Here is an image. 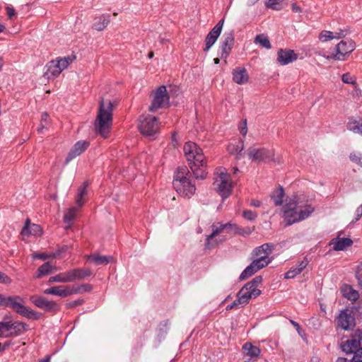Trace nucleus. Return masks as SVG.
Listing matches in <instances>:
<instances>
[{"instance_id": "17", "label": "nucleus", "mask_w": 362, "mask_h": 362, "mask_svg": "<svg viewBox=\"0 0 362 362\" xmlns=\"http://www.w3.org/2000/svg\"><path fill=\"white\" fill-rule=\"evenodd\" d=\"M212 227L213 231L210 235H207L205 243V247L209 250L214 247L218 244L216 240H213L214 238L218 234L226 230L225 227H223V224H221L219 227H216L215 226H213Z\"/></svg>"}, {"instance_id": "39", "label": "nucleus", "mask_w": 362, "mask_h": 362, "mask_svg": "<svg viewBox=\"0 0 362 362\" xmlns=\"http://www.w3.org/2000/svg\"><path fill=\"white\" fill-rule=\"evenodd\" d=\"M255 42L259 44L262 47L266 49L271 48V44L268 37L263 34L257 35L255 38Z\"/></svg>"}, {"instance_id": "63", "label": "nucleus", "mask_w": 362, "mask_h": 362, "mask_svg": "<svg viewBox=\"0 0 362 362\" xmlns=\"http://www.w3.org/2000/svg\"><path fill=\"white\" fill-rule=\"evenodd\" d=\"M247 120L245 119L243 122V127H240V132L243 136H245L247 134Z\"/></svg>"}, {"instance_id": "21", "label": "nucleus", "mask_w": 362, "mask_h": 362, "mask_svg": "<svg viewBox=\"0 0 362 362\" xmlns=\"http://www.w3.org/2000/svg\"><path fill=\"white\" fill-rule=\"evenodd\" d=\"M243 352L247 358L245 362H248L253 358H257L260 354V349L255 346H253L251 343L247 342L243 346Z\"/></svg>"}, {"instance_id": "5", "label": "nucleus", "mask_w": 362, "mask_h": 362, "mask_svg": "<svg viewBox=\"0 0 362 362\" xmlns=\"http://www.w3.org/2000/svg\"><path fill=\"white\" fill-rule=\"evenodd\" d=\"M217 177L215 178L214 185L219 195L224 199L228 198L232 192V184L229 179V175L224 169L217 172Z\"/></svg>"}, {"instance_id": "20", "label": "nucleus", "mask_w": 362, "mask_h": 362, "mask_svg": "<svg viewBox=\"0 0 362 362\" xmlns=\"http://www.w3.org/2000/svg\"><path fill=\"white\" fill-rule=\"evenodd\" d=\"M308 259L305 257L303 261L299 262V264L296 267H291L286 274H285V278L286 279H293L297 275L300 274L303 269L307 267L308 264Z\"/></svg>"}, {"instance_id": "14", "label": "nucleus", "mask_w": 362, "mask_h": 362, "mask_svg": "<svg viewBox=\"0 0 362 362\" xmlns=\"http://www.w3.org/2000/svg\"><path fill=\"white\" fill-rule=\"evenodd\" d=\"M338 326L343 329L348 330L355 325V318L348 309L343 310L337 319Z\"/></svg>"}, {"instance_id": "56", "label": "nucleus", "mask_w": 362, "mask_h": 362, "mask_svg": "<svg viewBox=\"0 0 362 362\" xmlns=\"http://www.w3.org/2000/svg\"><path fill=\"white\" fill-rule=\"evenodd\" d=\"M12 296H6L0 293V306L8 307Z\"/></svg>"}, {"instance_id": "1", "label": "nucleus", "mask_w": 362, "mask_h": 362, "mask_svg": "<svg viewBox=\"0 0 362 362\" xmlns=\"http://www.w3.org/2000/svg\"><path fill=\"white\" fill-rule=\"evenodd\" d=\"M183 151L194 177L200 180L205 179L207 175L206 163L202 149L197 144L188 141L185 144Z\"/></svg>"}, {"instance_id": "27", "label": "nucleus", "mask_w": 362, "mask_h": 362, "mask_svg": "<svg viewBox=\"0 0 362 362\" xmlns=\"http://www.w3.org/2000/svg\"><path fill=\"white\" fill-rule=\"evenodd\" d=\"M68 283L73 282L72 278L71 277L69 270L66 272L59 273L54 276H51L49 279V283Z\"/></svg>"}, {"instance_id": "33", "label": "nucleus", "mask_w": 362, "mask_h": 362, "mask_svg": "<svg viewBox=\"0 0 362 362\" xmlns=\"http://www.w3.org/2000/svg\"><path fill=\"white\" fill-rule=\"evenodd\" d=\"M89 185L88 181L84 182L82 186H81L78 189V194L76 200V203L78 207H81L84 204V201L83 199V197L87 194V187Z\"/></svg>"}, {"instance_id": "19", "label": "nucleus", "mask_w": 362, "mask_h": 362, "mask_svg": "<svg viewBox=\"0 0 362 362\" xmlns=\"http://www.w3.org/2000/svg\"><path fill=\"white\" fill-rule=\"evenodd\" d=\"M10 326L11 327L10 337L19 336L28 329L27 324L20 321H12L11 320H10Z\"/></svg>"}, {"instance_id": "58", "label": "nucleus", "mask_w": 362, "mask_h": 362, "mask_svg": "<svg viewBox=\"0 0 362 362\" xmlns=\"http://www.w3.org/2000/svg\"><path fill=\"white\" fill-rule=\"evenodd\" d=\"M262 277L261 276H255L252 281L247 283V286H257L262 283Z\"/></svg>"}, {"instance_id": "22", "label": "nucleus", "mask_w": 362, "mask_h": 362, "mask_svg": "<svg viewBox=\"0 0 362 362\" xmlns=\"http://www.w3.org/2000/svg\"><path fill=\"white\" fill-rule=\"evenodd\" d=\"M72 281L81 280L90 276L93 274L92 271L87 268H77L69 270Z\"/></svg>"}, {"instance_id": "36", "label": "nucleus", "mask_w": 362, "mask_h": 362, "mask_svg": "<svg viewBox=\"0 0 362 362\" xmlns=\"http://www.w3.org/2000/svg\"><path fill=\"white\" fill-rule=\"evenodd\" d=\"M88 259L93 262H94L97 265L100 264H107L112 259V257L110 256H101L99 255H91Z\"/></svg>"}, {"instance_id": "2", "label": "nucleus", "mask_w": 362, "mask_h": 362, "mask_svg": "<svg viewBox=\"0 0 362 362\" xmlns=\"http://www.w3.org/2000/svg\"><path fill=\"white\" fill-rule=\"evenodd\" d=\"M314 211L315 207L310 204L301 205L297 196L291 197L283 207L284 217L287 221V226L308 218Z\"/></svg>"}, {"instance_id": "35", "label": "nucleus", "mask_w": 362, "mask_h": 362, "mask_svg": "<svg viewBox=\"0 0 362 362\" xmlns=\"http://www.w3.org/2000/svg\"><path fill=\"white\" fill-rule=\"evenodd\" d=\"M244 146L242 141H238V144L235 145L233 144H230L228 146V151L230 154H237V159H240L241 158V152L243 150Z\"/></svg>"}, {"instance_id": "54", "label": "nucleus", "mask_w": 362, "mask_h": 362, "mask_svg": "<svg viewBox=\"0 0 362 362\" xmlns=\"http://www.w3.org/2000/svg\"><path fill=\"white\" fill-rule=\"evenodd\" d=\"M223 227H225L226 231L227 233H232L235 235H236L237 230L238 229V226L236 224H233L231 223H227L223 224Z\"/></svg>"}, {"instance_id": "8", "label": "nucleus", "mask_w": 362, "mask_h": 362, "mask_svg": "<svg viewBox=\"0 0 362 362\" xmlns=\"http://www.w3.org/2000/svg\"><path fill=\"white\" fill-rule=\"evenodd\" d=\"M151 96L152 97V102L148 108L150 112H156L158 109L168 105L170 97L165 86L158 87L152 93Z\"/></svg>"}, {"instance_id": "61", "label": "nucleus", "mask_w": 362, "mask_h": 362, "mask_svg": "<svg viewBox=\"0 0 362 362\" xmlns=\"http://www.w3.org/2000/svg\"><path fill=\"white\" fill-rule=\"evenodd\" d=\"M356 276L358 284L362 286V263L358 266Z\"/></svg>"}, {"instance_id": "9", "label": "nucleus", "mask_w": 362, "mask_h": 362, "mask_svg": "<svg viewBox=\"0 0 362 362\" xmlns=\"http://www.w3.org/2000/svg\"><path fill=\"white\" fill-rule=\"evenodd\" d=\"M356 49V44L351 40H341L336 47L335 53H332L327 59H332L338 61H344L346 56L349 55Z\"/></svg>"}, {"instance_id": "15", "label": "nucleus", "mask_w": 362, "mask_h": 362, "mask_svg": "<svg viewBox=\"0 0 362 362\" xmlns=\"http://www.w3.org/2000/svg\"><path fill=\"white\" fill-rule=\"evenodd\" d=\"M297 59L298 55L292 49H280L278 52L277 61L281 65H286Z\"/></svg>"}, {"instance_id": "46", "label": "nucleus", "mask_w": 362, "mask_h": 362, "mask_svg": "<svg viewBox=\"0 0 362 362\" xmlns=\"http://www.w3.org/2000/svg\"><path fill=\"white\" fill-rule=\"evenodd\" d=\"M30 300L35 306H37L39 308H42L44 304L47 300V299H46L45 298L37 296H30Z\"/></svg>"}, {"instance_id": "32", "label": "nucleus", "mask_w": 362, "mask_h": 362, "mask_svg": "<svg viewBox=\"0 0 362 362\" xmlns=\"http://www.w3.org/2000/svg\"><path fill=\"white\" fill-rule=\"evenodd\" d=\"M342 293L346 298L351 301H356L359 297L358 291L353 289L350 286H345L342 288Z\"/></svg>"}, {"instance_id": "51", "label": "nucleus", "mask_w": 362, "mask_h": 362, "mask_svg": "<svg viewBox=\"0 0 362 362\" xmlns=\"http://www.w3.org/2000/svg\"><path fill=\"white\" fill-rule=\"evenodd\" d=\"M341 81L344 83L356 85V78L352 76L349 73L344 74L341 76Z\"/></svg>"}, {"instance_id": "60", "label": "nucleus", "mask_w": 362, "mask_h": 362, "mask_svg": "<svg viewBox=\"0 0 362 362\" xmlns=\"http://www.w3.org/2000/svg\"><path fill=\"white\" fill-rule=\"evenodd\" d=\"M83 303H84V300L83 299H78V300L68 303L66 304V308H75L76 306L82 305Z\"/></svg>"}, {"instance_id": "55", "label": "nucleus", "mask_w": 362, "mask_h": 362, "mask_svg": "<svg viewBox=\"0 0 362 362\" xmlns=\"http://www.w3.org/2000/svg\"><path fill=\"white\" fill-rule=\"evenodd\" d=\"M243 216L247 220L253 221L257 218V214L256 212L251 210H245L243 213Z\"/></svg>"}, {"instance_id": "57", "label": "nucleus", "mask_w": 362, "mask_h": 362, "mask_svg": "<svg viewBox=\"0 0 362 362\" xmlns=\"http://www.w3.org/2000/svg\"><path fill=\"white\" fill-rule=\"evenodd\" d=\"M243 287L247 288V291H249L252 294V296H253V298H257V296H259L261 294V291L259 290L255 286H251V287L250 286H247V284H246Z\"/></svg>"}, {"instance_id": "23", "label": "nucleus", "mask_w": 362, "mask_h": 362, "mask_svg": "<svg viewBox=\"0 0 362 362\" xmlns=\"http://www.w3.org/2000/svg\"><path fill=\"white\" fill-rule=\"evenodd\" d=\"M249 78L247 72L245 68H236L233 71V80L238 84H243L247 82Z\"/></svg>"}, {"instance_id": "45", "label": "nucleus", "mask_w": 362, "mask_h": 362, "mask_svg": "<svg viewBox=\"0 0 362 362\" xmlns=\"http://www.w3.org/2000/svg\"><path fill=\"white\" fill-rule=\"evenodd\" d=\"M77 208L75 206H73L69 209V211L65 214L64 219V221L67 223H69L74 219L75 218L76 212H77Z\"/></svg>"}, {"instance_id": "47", "label": "nucleus", "mask_w": 362, "mask_h": 362, "mask_svg": "<svg viewBox=\"0 0 362 362\" xmlns=\"http://www.w3.org/2000/svg\"><path fill=\"white\" fill-rule=\"evenodd\" d=\"M223 40L222 42L223 45H228L229 47H233L234 44V37L232 31L228 33H225L223 36Z\"/></svg>"}, {"instance_id": "42", "label": "nucleus", "mask_w": 362, "mask_h": 362, "mask_svg": "<svg viewBox=\"0 0 362 362\" xmlns=\"http://www.w3.org/2000/svg\"><path fill=\"white\" fill-rule=\"evenodd\" d=\"M270 259H266L264 257H257L253 260L251 264L259 271V269L265 267L270 263Z\"/></svg>"}, {"instance_id": "16", "label": "nucleus", "mask_w": 362, "mask_h": 362, "mask_svg": "<svg viewBox=\"0 0 362 362\" xmlns=\"http://www.w3.org/2000/svg\"><path fill=\"white\" fill-rule=\"evenodd\" d=\"M274 247L275 246L273 243H264L257 247L253 250L252 255L257 257H264L266 259H269V256L272 253Z\"/></svg>"}, {"instance_id": "24", "label": "nucleus", "mask_w": 362, "mask_h": 362, "mask_svg": "<svg viewBox=\"0 0 362 362\" xmlns=\"http://www.w3.org/2000/svg\"><path fill=\"white\" fill-rule=\"evenodd\" d=\"M346 35V32L343 30H340L339 32H331L328 30H323L319 35V39L322 42H327L332 39H339L344 37Z\"/></svg>"}, {"instance_id": "38", "label": "nucleus", "mask_w": 362, "mask_h": 362, "mask_svg": "<svg viewBox=\"0 0 362 362\" xmlns=\"http://www.w3.org/2000/svg\"><path fill=\"white\" fill-rule=\"evenodd\" d=\"M76 59L75 56H67L63 58H58L57 59V63H59V66L60 67L61 71H62L64 69L67 68V66L74 62Z\"/></svg>"}, {"instance_id": "37", "label": "nucleus", "mask_w": 362, "mask_h": 362, "mask_svg": "<svg viewBox=\"0 0 362 362\" xmlns=\"http://www.w3.org/2000/svg\"><path fill=\"white\" fill-rule=\"evenodd\" d=\"M52 267H53L51 265L49 262H45L38 268L36 278L39 279L45 275H47L52 273Z\"/></svg>"}, {"instance_id": "28", "label": "nucleus", "mask_w": 362, "mask_h": 362, "mask_svg": "<svg viewBox=\"0 0 362 362\" xmlns=\"http://www.w3.org/2000/svg\"><path fill=\"white\" fill-rule=\"evenodd\" d=\"M93 287L90 284H81L79 286H68L69 296L72 294L83 293L85 292H90Z\"/></svg>"}, {"instance_id": "49", "label": "nucleus", "mask_w": 362, "mask_h": 362, "mask_svg": "<svg viewBox=\"0 0 362 362\" xmlns=\"http://www.w3.org/2000/svg\"><path fill=\"white\" fill-rule=\"evenodd\" d=\"M48 119H49V115H47V112L42 113V117H41L40 124L37 128V132L39 133H42L43 129L45 128H46V126L48 124Z\"/></svg>"}, {"instance_id": "43", "label": "nucleus", "mask_w": 362, "mask_h": 362, "mask_svg": "<svg viewBox=\"0 0 362 362\" xmlns=\"http://www.w3.org/2000/svg\"><path fill=\"white\" fill-rule=\"evenodd\" d=\"M347 129L356 134L362 135V122L357 121L349 122L347 124Z\"/></svg>"}, {"instance_id": "50", "label": "nucleus", "mask_w": 362, "mask_h": 362, "mask_svg": "<svg viewBox=\"0 0 362 362\" xmlns=\"http://www.w3.org/2000/svg\"><path fill=\"white\" fill-rule=\"evenodd\" d=\"M231 49H232L231 47L221 44V51L219 53L220 57L221 59H226L228 57V56L229 55V54L231 51Z\"/></svg>"}, {"instance_id": "30", "label": "nucleus", "mask_w": 362, "mask_h": 362, "mask_svg": "<svg viewBox=\"0 0 362 362\" xmlns=\"http://www.w3.org/2000/svg\"><path fill=\"white\" fill-rule=\"evenodd\" d=\"M11 317L5 316L6 321L0 322V337H9L11 327L10 326Z\"/></svg>"}, {"instance_id": "11", "label": "nucleus", "mask_w": 362, "mask_h": 362, "mask_svg": "<svg viewBox=\"0 0 362 362\" xmlns=\"http://www.w3.org/2000/svg\"><path fill=\"white\" fill-rule=\"evenodd\" d=\"M362 346V330H356L352 338L342 345V350L346 353H353Z\"/></svg>"}, {"instance_id": "26", "label": "nucleus", "mask_w": 362, "mask_h": 362, "mask_svg": "<svg viewBox=\"0 0 362 362\" xmlns=\"http://www.w3.org/2000/svg\"><path fill=\"white\" fill-rule=\"evenodd\" d=\"M58 64L59 63H57V60H52L47 64V71L45 73V76L47 78H49L51 76H57L61 74L62 71Z\"/></svg>"}, {"instance_id": "62", "label": "nucleus", "mask_w": 362, "mask_h": 362, "mask_svg": "<svg viewBox=\"0 0 362 362\" xmlns=\"http://www.w3.org/2000/svg\"><path fill=\"white\" fill-rule=\"evenodd\" d=\"M11 282V279L7 275L0 272V283L9 284Z\"/></svg>"}, {"instance_id": "34", "label": "nucleus", "mask_w": 362, "mask_h": 362, "mask_svg": "<svg viewBox=\"0 0 362 362\" xmlns=\"http://www.w3.org/2000/svg\"><path fill=\"white\" fill-rule=\"evenodd\" d=\"M284 197V192L281 186H279V188L275 192H274L271 196L275 206H281L282 204Z\"/></svg>"}, {"instance_id": "41", "label": "nucleus", "mask_w": 362, "mask_h": 362, "mask_svg": "<svg viewBox=\"0 0 362 362\" xmlns=\"http://www.w3.org/2000/svg\"><path fill=\"white\" fill-rule=\"evenodd\" d=\"M28 223H29V220H27L25 225L23 227L22 232H21V234L23 235H29V234L37 235L38 233H40L41 231L40 226L37 225H35V224H33L31 226L32 229L33 230V232L30 230Z\"/></svg>"}, {"instance_id": "3", "label": "nucleus", "mask_w": 362, "mask_h": 362, "mask_svg": "<svg viewBox=\"0 0 362 362\" xmlns=\"http://www.w3.org/2000/svg\"><path fill=\"white\" fill-rule=\"evenodd\" d=\"M112 110L113 105L111 101L105 102L103 99L101 100L95 122V129L104 138L108 136L112 124Z\"/></svg>"}, {"instance_id": "10", "label": "nucleus", "mask_w": 362, "mask_h": 362, "mask_svg": "<svg viewBox=\"0 0 362 362\" xmlns=\"http://www.w3.org/2000/svg\"><path fill=\"white\" fill-rule=\"evenodd\" d=\"M247 154L249 159L257 163L269 162L274 158V153L272 151L255 146L249 148Z\"/></svg>"}, {"instance_id": "18", "label": "nucleus", "mask_w": 362, "mask_h": 362, "mask_svg": "<svg viewBox=\"0 0 362 362\" xmlns=\"http://www.w3.org/2000/svg\"><path fill=\"white\" fill-rule=\"evenodd\" d=\"M331 244L334 245L333 249L335 251H342L346 250L353 245V241L349 238H337L332 239Z\"/></svg>"}, {"instance_id": "25", "label": "nucleus", "mask_w": 362, "mask_h": 362, "mask_svg": "<svg viewBox=\"0 0 362 362\" xmlns=\"http://www.w3.org/2000/svg\"><path fill=\"white\" fill-rule=\"evenodd\" d=\"M44 293L48 295H55L61 297H66L69 296L68 286H57L44 291Z\"/></svg>"}, {"instance_id": "7", "label": "nucleus", "mask_w": 362, "mask_h": 362, "mask_svg": "<svg viewBox=\"0 0 362 362\" xmlns=\"http://www.w3.org/2000/svg\"><path fill=\"white\" fill-rule=\"evenodd\" d=\"M139 129L143 135L154 136L159 130V123L157 117L151 115L141 116Z\"/></svg>"}, {"instance_id": "6", "label": "nucleus", "mask_w": 362, "mask_h": 362, "mask_svg": "<svg viewBox=\"0 0 362 362\" xmlns=\"http://www.w3.org/2000/svg\"><path fill=\"white\" fill-rule=\"evenodd\" d=\"M23 299L18 296H12L9 308H11L17 314L25 317L28 319L37 320L40 318L39 313L35 312L31 308L25 306Z\"/></svg>"}, {"instance_id": "31", "label": "nucleus", "mask_w": 362, "mask_h": 362, "mask_svg": "<svg viewBox=\"0 0 362 362\" xmlns=\"http://www.w3.org/2000/svg\"><path fill=\"white\" fill-rule=\"evenodd\" d=\"M237 298L238 303L246 305L249 303L250 299L253 298V296L247 291L246 287H243L238 293Z\"/></svg>"}, {"instance_id": "4", "label": "nucleus", "mask_w": 362, "mask_h": 362, "mask_svg": "<svg viewBox=\"0 0 362 362\" xmlns=\"http://www.w3.org/2000/svg\"><path fill=\"white\" fill-rule=\"evenodd\" d=\"M189 173V171L186 167L178 168L173 182L177 192L187 198H190L196 191L195 185L187 177Z\"/></svg>"}, {"instance_id": "13", "label": "nucleus", "mask_w": 362, "mask_h": 362, "mask_svg": "<svg viewBox=\"0 0 362 362\" xmlns=\"http://www.w3.org/2000/svg\"><path fill=\"white\" fill-rule=\"evenodd\" d=\"M90 146V142L88 141H78L70 149L67 157L65 159V163L68 164L71 160L80 156Z\"/></svg>"}, {"instance_id": "29", "label": "nucleus", "mask_w": 362, "mask_h": 362, "mask_svg": "<svg viewBox=\"0 0 362 362\" xmlns=\"http://www.w3.org/2000/svg\"><path fill=\"white\" fill-rule=\"evenodd\" d=\"M110 22L109 16H102L96 18L93 23V28L98 31L104 30Z\"/></svg>"}, {"instance_id": "52", "label": "nucleus", "mask_w": 362, "mask_h": 362, "mask_svg": "<svg viewBox=\"0 0 362 362\" xmlns=\"http://www.w3.org/2000/svg\"><path fill=\"white\" fill-rule=\"evenodd\" d=\"M350 160L362 167V154L360 153H351L349 156Z\"/></svg>"}, {"instance_id": "48", "label": "nucleus", "mask_w": 362, "mask_h": 362, "mask_svg": "<svg viewBox=\"0 0 362 362\" xmlns=\"http://www.w3.org/2000/svg\"><path fill=\"white\" fill-rule=\"evenodd\" d=\"M284 0H268L267 3V7L273 10L279 11L281 8V4Z\"/></svg>"}, {"instance_id": "53", "label": "nucleus", "mask_w": 362, "mask_h": 362, "mask_svg": "<svg viewBox=\"0 0 362 362\" xmlns=\"http://www.w3.org/2000/svg\"><path fill=\"white\" fill-rule=\"evenodd\" d=\"M254 229H255V228H250V227L241 228V227H238V229L237 230L236 235H243V236H247V235H250L252 233Z\"/></svg>"}, {"instance_id": "12", "label": "nucleus", "mask_w": 362, "mask_h": 362, "mask_svg": "<svg viewBox=\"0 0 362 362\" xmlns=\"http://www.w3.org/2000/svg\"><path fill=\"white\" fill-rule=\"evenodd\" d=\"M223 23L224 20H221L206 35L205 39L206 47L204 48V52H207L217 40L221 33Z\"/></svg>"}, {"instance_id": "59", "label": "nucleus", "mask_w": 362, "mask_h": 362, "mask_svg": "<svg viewBox=\"0 0 362 362\" xmlns=\"http://www.w3.org/2000/svg\"><path fill=\"white\" fill-rule=\"evenodd\" d=\"M354 354L353 356L354 362H362V346L353 352Z\"/></svg>"}, {"instance_id": "44", "label": "nucleus", "mask_w": 362, "mask_h": 362, "mask_svg": "<svg viewBox=\"0 0 362 362\" xmlns=\"http://www.w3.org/2000/svg\"><path fill=\"white\" fill-rule=\"evenodd\" d=\"M41 309L47 312H57L59 310V306L57 303L47 300Z\"/></svg>"}, {"instance_id": "40", "label": "nucleus", "mask_w": 362, "mask_h": 362, "mask_svg": "<svg viewBox=\"0 0 362 362\" xmlns=\"http://www.w3.org/2000/svg\"><path fill=\"white\" fill-rule=\"evenodd\" d=\"M257 272V269L252 265V264H250L249 266H247L240 274V280L243 281L250 276L253 275L255 273Z\"/></svg>"}, {"instance_id": "64", "label": "nucleus", "mask_w": 362, "mask_h": 362, "mask_svg": "<svg viewBox=\"0 0 362 362\" xmlns=\"http://www.w3.org/2000/svg\"><path fill=\"white\" fill-rule=\"evenodd\" d=\"M6 13L9 18H12L13 16H16L15 10L13 8L11 7H6Z\"/></svg>"}]
</instances>
